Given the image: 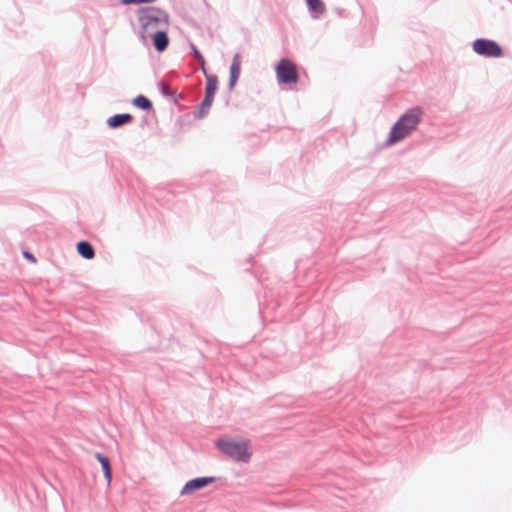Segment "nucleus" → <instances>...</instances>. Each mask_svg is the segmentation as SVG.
<instances>
[{
    "label": "nucleus",
    "instance_id": "nucleus-1",
    "mask_svg": "<svg viewBox=\"0 0 512 512\" xmlns=\"http://www.w3.org/2000/svg\"><path fill=\"white\" fill-rule=\"evenodd\" d=\"M138 21L141 38L152 39L155 49L159 52L166 50L169 44V15L156 7L141 8L138 11Z\"/></svg>",
    "mask_w": 512,
    "mask_h": 512
},
{
    "label": "nucleus",
    "instance_id": "nucleus-2",
    "mask_svg": "<svg viewBox=\"0 0 512 512\" xmlns=\"http://www.w3.org/2000/svg\"><path fill=\"white\" fill-rule=\"evenodd\" d=\"M421 116L422 110L419 107H414L406 112L392 127L388 143L394 144L407 137L416 129Z\"/></svg>",
    "mask_w": 512,
    "mask_h": 512
},
{
    "label": "nucleus",
    "instance_id": "nucleus-3",
    "mask_svg": "<svg viewBox=\"0 0 512 512\" xmlns=\"http://www.w3.org/2000/svg\"><path fill=\"white\" fill-rule=\"evenodd\" d=\"M220 451L235 461L248 462L251 458L250 443L247 440L219 439Z\"/></svg>",
    "mask_w": 512,
    "mask_h": 512
},
{
    "label": "nucleus",
    "instance_id": "nucleus-4",
    "mask_svg": "<svg viewBox=\"0 0 512 512\" xmlns=\"http://www.w3.org/2000/svg\"><path fill=\"white\" fill-rule=\"evenodd\" d=\"M275 71L278 82L281 84H296L298 82L297 66L289 59H281Z\"/></svg>",
    "mask_w": 512,
    "mask_h": 512
},
{
    "label": "nucleus",
    "instance_id": "nucleus-5",
    "mask_svg": "<svg viewBox=\"0 0 512 512\" xmlns=\"http://www.w3.org/2000/svg\"><path fill=\"white\" fill-rule=\"evenodd\" d=\"M473 50L478 55L498 58L503 55L502 48L493 40L477 39L473 42Z\"/></svg>",
    "mask_w": 512,
    "mask_h": 512
},
{
    "label": "nucleus",
    "instance_id": "nucleus-6",
    "mask_svg": "<svg viewBox=\"0 0 512 512\" xmlns=\"http://www.w3.org/2000/svg\"><path fill=\"white\" fill-rule=\"evenodd\" d=\"M213 480L214 479L212 477H201V478H196V479L190 480L183 487L181 494L182 495L191 494L194 491L204 488L205 486H207L208 484L213 482Z\"/></svg>",
    "mask_w": 512,
    "mask_h": 512
},
{
    "label": "nucleus",
    "instance_id": "nucleus-7",
    "mask_svg": "<svg viewBox=\"0 0 512 512\" xmlns=\"http://www.w3.org/2000/svg\"><path fill=\"white\" fill-rule=\"evenodd\" d=\"M241 73V59L239 54H235L232 60V64L230 66V80L229 87L232 89Z\"/></svg>",
    "mask_w": 512,
    "mask_h": 512
},
{
    "label": "nucleus",
    "instance_id": "nucleus-8",
    "mask_svg": "<svg viewBox=\"0 0 512 512\" xmlns=\"http://www.w3.org/2000/svg\"><path fill=\"white\" fill-rule=\"evenodd\" d=\"M95 457L101 464V467H102V470L104 473V477L107 481V485H110L111 480H112V470H111V466H110L108 457H106L105 455H103L101 453H96Z\"/></svg>",
    "mask_w": 512,
    "mask_h": 512
},
{
    "label": "nucleus",
    "instance_id": "nucleus-9",
    "mask_svg": "<svg viewBox=\"0 0 512 512\" xmlns=\"http://www.w3.org/2000/svg\"><path fill=\"white\" fill-rule=\"evenodd\" d=\"M131 121L132 116L130 114H116L108 119V125L111 128H116Z\"/></svg>",
    "mask_w": 512,
    "mask_h": 512
},
{
    "label": "nucleus",
    "instance_id": "nucleus-10",
    "mask_svg": "<svg viewBox=\"0 0 512 512\" xmlns=\"http://www.w3.org/2000/svg\"><path fill=\"white\" fill-rule=\"evenodd\" d=\"M77 251L85 259H92L95 255L92 245L86 241L77 244Z\"/></svg>",
    "mask_w": 512,
    "mask_h": 512
},
{
    "label": "nucleus",
    "instance_id": "nucleus-11",
    "mask_svg": "<svg viewBox=\"0 0 512 512\" xmlns=\"http://www.w3.org/2000/svg\"><path fill=\"white\" fill-rule=\"evenodd\" d=\"M218 88V78L216 75L212 74H206V88L205 93L206 94H213L215 95Z\"/></svg>",
    "mask_w": 512,
    "mask_h": 512
},
{
    "label": "nucleus",
    "instance_id": "nucleus-12",
    "mask_svg": "<svg viewBox=\"0 0 512 512\" xmlns=\"http://www.w3.org/2000/svg\"><path fill=\"white\" fill-rule=\"evenodd\" d=\"M309 10L315 13V17L325 12V4L321 0H306Z\"/></svg>",
    "mask_w": 512,
    "mask_h": 512
},
{
    "label": "nucleus",
    "instance_id": "nucleus-13",
    "mask_svg": "<svg viewBox=\"0 0 512 512\" xmlns=\"http://www.w3.org/2000/svg\"><path fill=\"white\" fill-rule=\"evenodd\" d=\"M213 101H214V95L205 93V98L200 105V111H199L200 117H203L208 113Z\"/></svg>",
    "mask_w": 512,
    "mask_h": 512
},
{
    "label": "nucleus",
    "instance_id": "nucleus-14",
    "mask_svg": "<svg viewBox=\"0 0 512 512\" xmlns=\"http://www.w3.org/2000/svg\"><path fill=\"white\" fill-rule=\"evenodd\" d=\"M133 104L136 107H138L140 109H143V110H149L152 107L151 101L148 98H146L145 96H142V95L137 96L136 98H134Z\"/></svg>",
    "mask_w": 512,
    "mask_h": 512
},
{
    "label": "nucleus",
    "instance_id": "nucleus-15",
    "mask_svg": "<svg viewBox=\"0 0 512 512\" xmlns=\"http://www.w3.org/2000/svg\"><path fill=\"white\" fill-rule=\"evenodd\" d=\"M155 0H121V3L123 5H129V4H140V3H152Z\"/></svg>",
    "mask_w": 512,
    "mask_h": 512
},
{
    "label": "nucleus",
    "instance_id": "nucleus-16",
    "mask_svg": "<svg viewBox=\"0 0 512 512\" xmlns=\"http://www.w3.org/2000/svg\"><path fill=\"white\" fill-rule=\"evenodd\" d=\"M191 48L193 50L194 56L198 59V61L204 58L202 54L198 51V49L195 47V45L191 44Z\"/></svg>",
    "mask_w": 512,
    "mask_h": 512
},
{
    "label": "nucleus",
    "instance_id": "nucleus-17",
    "mask_svg": "<svg viewBox=\"0 0 512 512\" xmlns=\"http://www.w3.org/2000/svg\"><path fill=\"white\" fill-rule=\"evenodd\" d=\"M199 63L201 65V69L204 73V75L206 76L207 72H206V61L204 58H202V60H199Z\"/></svg>",
    "mask_w": 512,
    "mask_h": 512
},
{
    "label": "nucleus",
    "instance_id": "nucleus-18",
    "mask_svg": "<svg viewBox=\"0 0 512 512\" xmlns=\"http://www.w3.org/2000/svg\"><path fill=\"white\" fill-rule=\"evenodd\" d=\"M23 255H24L25 258L31 260L32 262L36 261L34 256L31 253H29V252H24Z\"/></svg>",
    "mask_w": 512,
    "mask_h": 512
}]
</instances>
